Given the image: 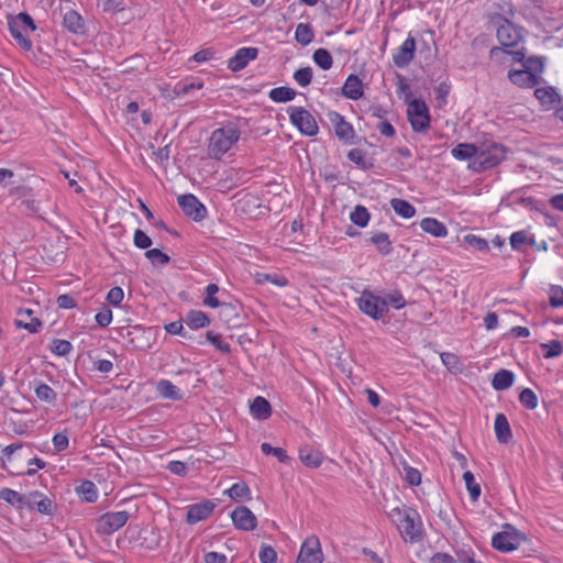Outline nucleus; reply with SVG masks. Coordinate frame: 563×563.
Listing matches in <instances>:
<instances>
[{
	"instance_id": "obj_1",
	"label": "nucleus",
	"mask_w": 563,
	"mask_h": 563,
	"mask_svg": "<svg viewBox=\"0 0 563 563\" xmlns=\"http://www.w3.org/2000/svg\"><path fill=\"white\" fill-rule=\"evenodd\" d=\"M241 137V128L236 122H228L216 129L209 139L208 154L213 159H220Z\"/></svg>"
},
{
	"instance_id": "obj_2",
	"label": "nucleus",
	"mask_w": 563,
	"mask_h": 563,
	"mask_svg": "<svg viewBox=\"0 0 563 563\" xmlns=\"http://www.w3.org/2000/svg\"><path fill=\"white\" fill-rule=\"evenodd\" d=\"M8 26L12 37L25 51L32 48V41L29 37V32H34L36 25L32 16L26 12H20L16 15L8 16Z\"/></svg>"
},
{
	"instance_id": "obj_3",
	"label": "nucleus",
	"mask_w": 563,
	"mask_h": 563,
	"mask_svg": "<svg viewBox=\"0 0 563 563\" xmlns=\"http://www.w3.org/2000/svg\"><path fill=\"white\" fill-rule=\"evenodd\" d=\"M506 157V148L495 142L483 143L478 147L477 157L473 162V169L484 172L500 164Z\"/></svg>"
},
{
	"instance_id": "obj_4",
	"label": "nucleus",
	"mask_w": 563,
	"mask_h": 563,
	"mask_svg": "<svg viewBox=\"0 0 563 563\" xmlns=\"http://www.w3.org/2000/svg\"><path fill=\"white\" fill-rule=\"evenodd\" d=\"M357 306L363 313L374 320L383 319L388 312V308H386L383 297L376 296L369 290L362 291L357 299Z\"/></svg>"
},
{
	"instance_id": "obj_5",
	"label": "nucleus",
	"mask_w": 563,
	"mask_h": 563,
	"mask_svg": "<svg viewBox=\"0 0 563 563\" xmlns=\"http://www.w3.org/2000/svg\"><path fill=\"white\" fill-rule=\"evenodd\" d=\"M408 121L415 132H424L430 126V114L426 102L421 99H412L407 109Z\"/></svg>"
},
{
	"instance_id": "obj_6",
	"label": "nucleus",
	"mask_w": 563,
	"mask_h": 563,
	"mask_svg": "<svg viewBox=\"0 0 563 563\" xmlns=\"http://www.w3.org/2000/svg\"><path fill=\"white\" fill-rule=\"evenodd\" d=\"M290 122L305 135L314 136L319 132L314 117L302 107L289 108Z\"/></svg>"
},
{
	"instance_id": "obj_7",
	"label": "nucleus",
	"mask_w": 563,
	"mask_h": 563,
	"mask_svg": "<svg viewBox=\"0 0 563 563\" xmlns=\"http://www.w3.org/2000/svg\"><path fill=\"white\" fill-rule=\"evenodd\" d=\"M130 519V512L110 511L101 515L97 520L96 531L99 534L110 536L122 528Z\"/></svg>"
},
{
	"instance_id": "obj_8",
	"label": "nucleus",
	"mask_w": 563,
	"mask_h": 563,
	"mask_svg": "<svg viewBox=\"0 0 563 563\" xmlns=\"http://www.w3.org/2000/svg\"><path fill=\"white\" fill-rule=\"evenodd\" d=\"M323 560L320 539L316 534L307 537L300 545L296 563H322Z\"/></svg>"
},
{
	"instance_id": "obj_9",
	"label": "nucleus",
	"mask_w": 563,
	"mask_h": 563,
	"mask_svg": "<svg viewBox=\"0 0 563 563\" xmlns=\"http://www.w3.org/2000/svg\"><path fill=\"white\" fill-rule=\"evenodd\" d=\"M506 529L510 530L498 532L494 534L492 539L493 548L504 553L518 549L521 541L525 539L522 533L511 528L510 525H506Z\"/></svg>"
},
{
	"instance_id": "obj_10",
	"label": "nucleus",
	"mask_w": 563,
	"mask_h": 563,
	"mask_svg": "<svg viewBox=\"0 0 563 563\" xmlns=\"http://www.w3.org/2000/svg\"><path fill=\"white\" fill-rule=\"evenodd\" d=\"M503 23L497 29V38L500 45L505 48L516 46L522 40V30L509 20L498 16Z\"/></svg>"
},
{
	"instance_id": "obj_11",
	"label": "nucleus",
	"mask_w": 563,
	"mask_h": 563,
	"mask_svg": "<svg viewBox=\"0 0 563 563\" xmlns=\"http://www.w3.org/2000/svg\"><path fill=\"white\" fill-rule=\"evenodd\" d=\"M419 517L416 510L411 509L405 517L398 522V529L405 541L418 542L422 539V531L420 523L416 522Z\"/></svg>"
},
{
	"instance_id": "obj_12",
	"label": "nucleus",
	"mask_w": 563,
	"mask_h": 563,
	"mask_svg": "<svg viewBox=\"0 0 563 563\" xmlns=\"http://www.w3.org/2000/svg\"><path fill=\"white\" fill-rule=\"evenodd\" d=\"M327 118L333 126L334 133L339 140L344 143H353L355 131L353 125L345 121L344 117L336 111H329Z\"/></svg>"
},
{
	"instance_id": "obj_13",
	"label": "nucleus",
	"mask_w": 563,
	"mask_h": 563,
	"mask_svg": "<svg viewBox=\"0 0 563 563\" xmlns=\"http://www.w3.org/2000/svg\"><path fill=\"white\" fill-rule=\"evenodd\" d=\"M178 205L183 212L195 221H201L207 216L206 207L191 194L179 196Z\"/></svg>"
},
{
	"instance_id": "obj_14",
	"label": "nucleus",
	"mask_w": 563,
	"mask_h": 563,
	"mask_svg": "<svg viewBox=\"0 0 563 563\" xmlns=\"http://www.w3.org/2000/svg\"><path fill=\"white\" fill-rule=\"evenodd\" d=\"M231 519L236 529L253 531L257 526L255 515L246 507L239 506L231 512Z\"/></svg>"
},
{
	"instance_id": "obj_15",
	"label": "nucleus",
	"mask_w": 563,
	"mask_h": 563,
	"mask_svg": "<svg viewBox=\"0 0 563 563\" xmlns=\"http://www.w3.org/2000/svg\"><path fill=\"white\" fill-rule=\"evenodd\" d=\"M258 56V48L256 47H241L234 56L228 62V68L231 71H240L244 69L251 60L256 59Z\"/></svg>"
},
{
	"instance_id": "obj_16",
	"label": "nucleus",
	"mask_w": 563,
	"mask_h": 563,
	"mask_svg": "<svg viewBox=\"0 0 563 563\" xmlns=\"http://www.w3.org/2000/svg\"><path fill=\"white\" fill-rule=\"evenodd\" d=\"M24 508H35L40 514L51 515L53 509V501L49 497L43 495L41 492L34 490L25 494Z\"/></svg>"
},
{
	"instance_id": "obj_17",
	"label": "nucleus",
	"mask_w": 563,
	"mask_h": 563,
	"mask_svg": "<svg viewBox=\"0 0 563 563\" xmlns=\"http://www.w3.org/2000/svg\"><path fill=\"white\" fill-rule=\"evenodd\" d=\"M415 52L416 41L413 37L409 36L394 53V64L399 68L408 66L415 57Z\"/></svg>"
},
{
	"instance_id": "obj_18",
	"label": "nucleus",
	"mask_w": 563,
	"mask_h": 563,
	"mask_svg": "<svg viewBox=\"0 0 563 563\" xmlns=\"http://www.w3.org/2000/svg\"><path fill=\"white\" fill-rule=\"evenodd\" d=\"M214 510V504L206 500L200 504L189 506L186 521L190 525L197 523L201 520L207 519Z\"/></svg>"
},
{
	"instance_id": "obj_19",
	"label": "nucleus",
	"mask_w": 563,
	"mask_h": 563,
	"mask_svg": "<svg viewBox=\"0 0 563 563\" xmlns=\"http://www.w3.org/2000/svg\"><path fill=\"white\" fill-rule=\"evenodd\" d=\"M508 78L509 80L519 86V87H528L532 88L537 86L540 81V78L538 75L532 74V71L525 70V69H510L508 71Z\"/></svg>"
},
{
	"instance_id": "obj_20",
	"label": "nucleus",
	"mask_w": 563,
	"mask_h": 563,
	"mask_svg": "<svg viewBox=\"0 0 563 563\" xmlns=\"http://www.w3.org/2000/svg\"><path fill=\"white\" fill-rule=\"evenodd\" d=\"M342 93L351 100H358L363 97V82L357 75L351 74L347 76L342 87Z\"/></svg>"
},
{
	"instance_id": "obj_21",
	"label": "nucleus",
	"mask_w": 563,
	"mask_h": 563,
	"mask_svg": "<svg viewBox=\"0 0 563 563\" xmlns=\"http://www.w3.org/2000/svg\"><path fill=\"white\" fill-rule=\"evenodd\" d=\"M14 323L18 328L25 329L30 333H36L42 325L41 320L33 317V311L31 309L20 310Z\"/></svg>"
},
{
	"instance_id": "obj_22",
	"label": "nucleus",
	"mask_w": 563,
	"mask_h": 563,
	"mask_svg": "<svg viewBox=\"0 0 563 563\" xmlns=\"http://www.w3.org/2000/svg\"><path fill=\"white\" fill-rule=\"evenodd\" d=\"M534 96L548 109H554L561 103V97L553 87L537 88Z\"/></svg>"
},
{
	"instance_id": "obj_23",
	"label": "nucleus",
	"mask_w": 563,
	"mask_h": 563,
	"mask_svg": "<svg viewBox=\"0 0 563 563\" xmlns=\"http://www.w3.org/2000/svg\"><path fill=\"white\" fill-rule=\"evenodd\" d=\"M496 438L498 442L503 444H507L511 438V429L509 426V422L504 413H498L495 418V424H494Z\"/></svg>"
},
{
	"instance_id": "obj_24",
	"label": "nucleus",
	"mask_w": 563,
	"mask_h": 563,
	"mask_svg": "<svg viewBox=\"0 0 563 563\" xmlns=\"http://www.w3.org/2000/svg\"><path fill=\"white\" fill-rule=\"evenodd\" d=\"M299 459L306 466L311 468L319 467L323 461L321 452L309 445L299 449Z\"/></svg>"
},
{
	"instance_id": "obj_25",
	"label": "nucleus",
	"mask_w": 563,
	"mask_h": 563,
	"mask_svg": "<svg viewBox=\"0 0 563 563\" xmlns=\"http://www.w3.org/2000/svg\"><path fill=\"white\" fill-rule=\"evenodd\" d=\"M250 410L253 417L260 420H266L272 415V406L269 401L262 396H257L253 400Z\"/></svg>"
},
{
	"instance_id": "obj_26",
	"label": "nucleus",
	"mask_w": 563,
	"mask_h": 563,
	"mask_svg": "<svg viewBox=\"0 0 563 563\" xmlns=\"http://www.w3.org/2000/svg\"><path fill=\"white\" fill-rule=\"evenodd\" d=\"M63 24L68 31L73 33H82L85 29L81 15L73 9L65 11Z\"/></svg>"
},
{
	"instance_id": "obj_27",
	"label": "nucleus",
	"mask_w": 563,
	"mask_h": 563,
	"mask_svg": "<svg viewBox=\"0 0 563 563\" xmlns=\"http://www.w3.org/2000/svg\"><path fill=\"white\" fill-rule=\"evenodd\" d=\"M420 228L435 238H444L448 235V229L444 223L434 218L422 219Z\"/></svg>"
},
{
	"instance_id": "obj_28",
	"label": "nucleus",
	"mask_w": 563,
	"mask_h": 563,
	"mask_svg": "<svg viewBox=\"0 0 563 563\" xmlns=\"http://www.w3.org/2000/svg\"><path fill=\"white\" fill-rule=\"evenodd\" d=\"M515 380V375L512 372L508 369H499L495 373L494 378L492 380V386L495 390L501 391L506 390L512 386Z\"/></svg>"
},
{
	"instance_id": "obj_29",
	"label": "nucleus",
	"mask_w": 563,
	"mask_h": 563,
	"mask_svg": "<svg viewBox=\"0 0 563 563\" xmlns=\"http://www.w3.org/2000/svg\"><path fill=\"white\" fill-rule=\"evenodd\" d=\"M157 391L165 399H183V393L180 389L167 379H162L157 383Z\"/></svg>"
},
{
	"instance_id": "obj_30",
	"label": "nucleus",
	"mask_w": 563,
	"mask_h": 563,
	"mask_svg": "<svg viewBox=\"0 0 563 563\" xmlns=\"http://www.w3.org/2000/svg\"><path fill=\"white\" fill-rule=\"evenodd\" d=\"M186 324L194 329L198 330L210 324V319L206 312L200 310H190L185 319Z\"/></svg>"
},
{
	"instance_id": "obj_31",
	"label": "nucleus",
	"mask_w": 563,
	"mask_h": 563,
	"mask_svg": "<svg viewBox=\"0 0 563 563\" xmlns=\"http://www.w3.org/2000/svg\"><path fill=\"white\" fill-rule=\"evenodd\" d=\"M478 147L471 143H460L452 148L451 154L455 159L465 161L477 157Z\"/></svg>"
},
{
	"instance_id": "obj_32",
	"label": "nucleus",
	"mask_w": 563,
	"mask_h": 563,
	"mask_svg": "<svg viewBox=\"0 0 563 563\" xmlns=\"http://www.w3.org/2000/svg\"><path fill=\"white\" fill-rule=\"evenodd\" d=\"M371 242L376 246L377 251L383 255H388L393 252L391 241L389 235L385 232H378L371 236Z\"/></svg>"
},
{
	"instance_id": "obj_33",
	"label": "nucleus",
	"mask_w": 563,
	"mask_h": 563,
	"mask_svg": "<svg viewBox=\"0 0 563 563\" xmlns=\"http://www.w3.org/2000/svg\"><path fill=\"white\" fill-rule=\"evenodd\" d=\"M34 393L44 402L54 404L57 399L56 391L45 383L35 382Z\"/></svg>"
},
{
	"instance_id": "obj_34",
	"label": "nucleus",
	"mask_w": 563,
	"mask_h": 563,
	"mask_svg": "<svg viewBox=\"0 0 563 563\" xmlns=\"http://www.w3.org/2000/svg\"><path fill=\"white\" fill-rule=\"evenodd\" d=\"M0 499L16 507L18 509L24 508L25 495H22L11 488H2L0 490Z\"/></svg>"
},
{
	"instance_id": "obj_35",
	"label": "nucleus",
	"mask_w": 563,
	"mask_h": 563,
	"mask_svg": "<svg viewBox=\"0 0 563 563\" xmlns=\"http://www.w3.org/2000/svg\"><path fill=\"white\" fill-rule=\"evenodd\" d=\"M390 205L394 211L405 219H410L416 213L415 207L404 199L394 198L390 200Z\"/></svg>"
},
{
	"instance_id": "obj_36",
	"label": "nucleus",
	"mask_w": 563,
	"mask_h": 563,
	"mask_svg": "<svg viewBox=\"0 0 563 563\" xmlns=\"http://www.w3.org/2000/svg\"><path fill=\"white\" fill-rule=\"evenodd\" d=\"M314 34L310 24L299 23L295 31V40L306 46L313 41Z\"/></svg>"
},
{
	"instance_id": "obj_37",
	"label": "nucleus",
	"mask_w": 563,
	"mask_h": 563,
	"mask_svg": "<svg viewBox=\"0 0 563 563\" xmlns=\"http://www.w3.org/2000/svg\"><path fill=\"white\" fill-rule=\"evenodd\" d=\"M297 92L290 87H277L273 88L268 96L275 102H287L291 101L296 97Z\"/></svg>"
},
{
	"instance_id": "obj_38",
	"label": "nucleus",
	"mask_w": 563,
	"mask_h": 563,
	"mask_svg": "<svg viewBox=\"0 0 563 563\" xmlns=\"http://www.w3.org/2000/svg\"><path fill=\"white\" fill-rule=\"evenodd\" d=\"M224 493L233 500L251 499V490L243 482L233 484Z\"/></svg>"
},
{
	"instance_id": "obj_39",
	"label": "nucleus",
	"mask_w": 563,
	"mask_h": 563,
	"mask_svg": "<svg viewBox=\"0 0 563 563\" xmlns=\"http://www.w3.org/2000/svg\"><path fill=\"white\" fill-rule=\"evenodd\" d=\"M350 219L355 225L365 228L371 219V214L364 206L358 205L351 212Z\"/></svg>"
},
{
	"instance_id": "obj_40",
	"label": "nucleus",
	"mask_w": 563,
	"mask_h": 563,
	"mask_svg": "<svg viewBox=\"0 0 563 563\" xmlns=\"http://www.w3.org/2000/svg\"><path fill=\"white\" fill-rule=\"evenodd\" d=\"M312 59L323 70L330 69L333 65L332 55L325 48L316 49Z\"/></svg>"
},
{
	"instance_id": "obj_41",
	"label": "nucleus",
	"mask_w": 563,
	"mask_h": 563,
	"mask_svg": "<svg viewBox=\"0 0 563 563\" xmlns=\"http://www.w3.org/2000/svg\"><path fill=\"white\" fill-rule=\"evenodd\" d=\"M77 493L84 500L92 503L98 498V490L96 485L90 481H85L77 487Z\"/></svg>"
},
{
	"instance_id": "obj_42",
	"label": "nucleus",
	"mask_w": 563,
	"mask_h": 563,
	"mask_svg": "<svg viewBox=\"0 0 563 563\" xmlns=\"http://www.w3.org/2000/svg\"><path fill=\"white\" fill-rule=\"evenodd\" d=\"M509 241L511 249L515 251H521L525 244H534V240L532 238L529 239L527 232L523 230L514 232L510 235Z\"/></svg>"
},
{
	"instance_id": "obj_43",
	"label": "nucleus",
	"mask_w": 563,
	"mask_h": 563,
	"mask_svg": "<svg viewBox=\"0 0 563 563\" xmlns=\"http://www.w3.org/2000/svg\"><path fill=\"white\" fill-rule=\"evenodd\" d=\"M463 479L465 481L466 488L470 493V497L473 501H476L481 495V486L475 482V477L472 472L466 471L463 474Z\"/></svg>"
},
{
	"instance_id": "obj_44",
	"label": "nucleus",
	"mask_w": 563,
	"mask_h": 563,
	"mask_svg": "<svg viewBox=\"0 0 563 563\" xmlns=\"http://www.w3.org/2000/svg\"><path fill=\"white\" fill-rule=\"evenodd\" d=\"M145 257L150 260L153 265L159 266L167 265L170 261L169 256L158 249L147 250L145 252Z\"/></svg>"
},
{
	"instance_id": "obj_45",
	"label": "nucleus",
	"mask_w": 563,
	"mask_h": 563,
	"mask_svg": "<svg viewBox=\"0 0 563 563\" xmlns=\"http://www.w3.org/2000/svg\"><path fill=\"white\" fill-rule=\"evenodd\" d=\"M544 351V357L551 358L560 356L563 353V344L559 340H552L549 343H544L541 345Z\"/></svg>"
},
{
	"instance_id": "obj_46",
	"label": "nucleus",
	"mask_w": 563,
	"mask_h": 563,
	"mask_svg": "<svg viewBox=\"0 0 563 563\" xmlns=\"http://www.w3.org/2000/svg\"><path fill=\"white\" fill-rule=\"evenodd\" d=\"M519 400L521 405L529 410L536 409L538 406V397L530 388H525L520 393Z\"/></svg>"
},
{
	"instance_id": "obj_47",
	"label": "nucleus",
	"mask_w": 563,
	"mask_h": 563,
	"mask_svg": "<svg viewBox=\"0 0 563 563\" xmlns=\"http://www.w3.org/2000/svg\"><path fill=\"white\" fill-rule=\"evenodd\" d=\"M312 75L311 67H302L294 73V79L300 87H307L311 84Z\"/></svg>"
},
{
	"instance_id": "obj_48",
	"label": "nucleus",
	"mask_w": 563,
	"mask_h": 563,
	"mask_svg": "<svg viewBox=\"0 0 563 563\" xmlns=\"http://www.w3.org/2000/svg\"><path fill=\"white\" fill-rule=\"evenodd\" d=\"M347 158L362 169H368L373 166L372 163L366 162L364 152L361 148L350 150L347 153Z\"/></svg>"
},
{
	"instance_id": "obj_49",
	"label": "nucleus",
	"mask_w": 563,
	"mask_h": 563,
	"mask_svg": "<svg viewBox=\"0 0 563 563\" xmlns=\"http://www.w3.org/2000/svg\"><path fill=\"white\" fill-rule=\"evenodd\" d=\"M261 450L266 455L272 454L276 456L280 463H287L289 460V456L287 455V452L285 450H283L282 448H274L267 442L262 443Z\"/></svg>"
},
{
	"instance_id": "obj_50",
	"label": "nucleus",
	"mask_w": 563,
	"mask_h": 563,
	"mask_svg": "<svg viewBox=\"0 0 563 563\" xmlns=\"http://www.w3.org/2000/svg\"><path fill=\"white\" fill-rule=\"evenodd\" d=\"M73 345L67 340L55 339L52 341L51 351L58 356H66L71 351Z\"/></svg>"
},
{
	"instance_id": "obj_51",
	"label": "nucleus",
	"mask_w": 563,
	"mask_h": 563,
	"mask_svg": "<svg viewBox=\"0 0 563 563\" xmlns=\"http://www.w3.org/2000/svg\"><path fill=\"white\" fill-rule=\"evenodd\" d=\"M464 242L468 246L481 252H487L489 250L488 242L485 239L479 238L475 234H466L464 236Z\"/></svg>"
},
{
	"instance_id": "obj_52",
	"label": "nucleus",
	"mask_w": 563,
	"mask_h": 563,
	"mask_svg": "<svg viewBox=\"0 0 563 563\" xmlns=\"http://www.w3.org/2000/svg\"><path fill=\"white\" fill-rule=\"evenodd\" d=\"M206 338L207 341L210 342L217 350L223 353H229L231 351L230 344L222 340L221 334L208 331Z\"/></svg>"
},
{
	"instance_id": "obj_53",
	"label": "nucleus",
	"mask_w": 563,
	"mask_h": 563,
	"mask_svg": "<svg viewBox=\"0 0 563 563\" xmlns=\"http://www.w3.org/2000/svg\"><path fill=\"white\" fill-rule=\"evenodd\" d=\"M549 302L553 308L563 307V288L561 286H551L549 290Z\"/></svg>"
},
{
	"instance_id": "obj_54",
	"label": "nucleus",
	"mask_w": 563,
	"mask_h": 563,
	"mask_svg": "<svg viewBox=\"0 0 563 563\" xmlns=\"http://www.w3.org/2000/svg\"><path fill=\"white\" fill-rule=\"evenodd\" d=\"M543 68H544V64H543L542 58L534 57V56L525 58V62H523L525 70H529V71H532V74L538 75L543 71Z\"/></svg>"
},
{
	"instance_id": "obj_55",
	"label": "nucleus",
	"mask_w": 563,
	"mask_h": 563,
	"mask_svg": "<svg viewBox=\"0 0 563 563\" xmlns=\"http://www.w3.org/2000/svg\"><path fill=\"white\" fill-rule=\"evenodd\" d=\"M383 300L386 303V308H388V306L390 305L396 309H400L406 305V300L400 291L387 294L385 297H383Z\"/></svg>"
},
{
	"instance_id": "obj_56",
	"label": "nucleus",
	"mask_w": 563,
	"mask_h": 563,
	"mask_svg": "<svg viewBox=\"0 0 563 563\" xmlns=\"http://www.w3.org/2000/svg\"><path fill=\"white\" fill-rule=\"evenodd\" d=\"M133 243L137 249L146 250L152 245V239L141 229L134 231Z\"/></svg>"
},
{
	"instance_id": "obj_57",
	"label": "nucleus",
	"mask_w": 563,
	"mask_h": 563,
	"mask_svg": "<svg viewBox=\"0 0 563 563\" xmlns=\"http://www.w3.org/2000/svg\"><path fill=\"white\" fill-rule=\"evenodd\" d=\"M258 558L261 563H276L277 562V553L271 545H262Z\"/></svg>"
},
{
	"instance_id": "obj_58",
	"label": "nucleus",
	"mask_w": 563,
	"mask_h": 563,
	"mask_svg": "<svg viewBox=\"0 0 563 563\" xmlns=\"http://www.w3.org/2000/svg\"><path fill=\"white\" fill-rule=\"evenodd\" d=\"M53 444L57 452L65 451L68 448L69 439L67 432H59L53 437Z\"/></svg>"
},
{
	"instance_id": "obj_59",
	"label": "nucleus",
	"mask_w": 563,
	"mask_h": 563,
	"mask_svg": "<svg viewBox=\"0 0 563 563\" xmlns=\"http://www.w3.org/2000/svg\"><path fill=\"white\" fill-rule=\"evenodd\" d=\"M405 478L411 486H418L421 483V474L413 467H405Z\"/></svg>"
},
{
	"instance_id": "obj_60",
	"label": "nucleus",
	"mask_w": 563,
	"mask_h": 563,
	"mask_svg": "<svg viewBox=\"0 0 563 563\" xmlns=\"http://www.w3.org/2000/svg\"><path fill=\"white\" fill-rule=\"evenodd\" d=\"M124 294L121 287H113L107 295V300L113 306H118L123 300Z\"/></svg>"
},
{
	"instance_id": "obj_61",
	"label": "nucleus",
	"mask_w": 563,
	"mask_h": 563,
	"mask_svg": "<svg viewBox=\"0 0 563 563\" xmlns=\"http://www.w3.org/2000/svg\"><path fill=\"white\" fill-rule=\"evenodd\" d=\"M95 319L100 327L106 328L112 321V311L108 308H104L96 314Z\"/></svg>"
},
{
	"instance_id": "obj_62",
	"label": "nucleus",
	"mask_w": 563,
	"mask_h": 563,
	"mask_svg": "<svg viewBox=\"0 0 563 563\" xmlns=\"http://www.w3.org/2000/svg\"><path fill=\"white\" fill-rule=\"evenodd\" d=\"M441 361L445 365L448 369H457L459 368V357L450 352L441 353Z\"/></svg>"
},
{
	"instance_id": "obj_63",
	"label": "nucleus",
	"mask_w": 563,
	"mask_h": 563,
	"mask_svg": "<svg viewBox=\"0 0 563 563\" xmlns=\"http://www.w3.org/2000/svg\"><path fill=\"white\" fill-rule=\"evenodd\" d=\"M376 129L379 131V133L387 137H393L396 134L395 128L391 125L390 122L383 120L377 123Z\"/></svg>"
},
{
	"instance_id": "obj_64",
	"label": "nucleus",
	"mask_w": 563,
	"mask_h": 563,
	"mask_svg": "<svg viewBox=\"0 0 563 563\" xmlns=\"http://www.w3.org/2000/svg\"><path fill=\"white\" fill-rule=\"evenodd\" d=\"M228 558L225 554L219 552H208L205 555V563H227Z\"/></svg>"
}]
</instances>
